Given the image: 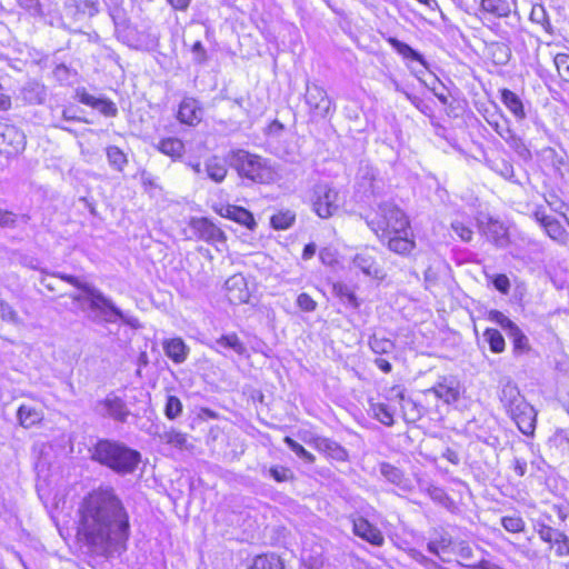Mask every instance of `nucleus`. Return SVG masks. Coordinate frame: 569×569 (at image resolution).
I'll return each instance as SVG.
<instances>
[{
  "mask_svg": "<svg viewBox=\"0 0 569 569\" xmlns=\"http://www.w3.org/2000/svg\"><path fill=\"white\" fill-rule=\"evenodd\" d=\"M78 533L96 553L109 556L124 549L129 517L111 487H99L82 500Z\"/></svg>",
  "mask_w": 569,
  "mask_h": 569,
  "instance_id": "f257e3e1",
  "label": "nucleus"
},
{
  "mask_svg": "<svg viewBox=\"0 0 569 569\" xmlns=\"http://www.w3.org/2000/svg\"><path fill=\"white\" fill-rule=\"evenodd\" d=\"M91 458L119 475H128L137 469L141 455L122 442L101 439L92 448Z\"/></svg>",
  "mask_w": 569,
  "mask_h": 569,
  "instance_id": "f03ea898",
  "label": "nucleus"
},
{
  "mask_svg": "<svg viewBox=\"0 0 569 569\" xmlns=\"http://www.w3.org/2000/svg\"><path fill=\"white\" fill-rule=\"evenodd\" d=\"M58 277L86 293V300L89 309L94 315V320L107 323H114L118 320H122L129 323V321L126 319V315L113 303L110 298L104 296L94 286L81 281L78 277L70 274L59 273Z\"/></svg>",
  "mask_w": 569,
  "mask_h": 569,
  "instance_id": "7ed1b4c3",
  "label": "nucleus"
},
{
  "mask_svg": "<svg viewBox=\"0 0 569 569\" xmlns=\"http://www.w3.org/2000/svg\"><path fill=\"white\" fill-rule=\"evenodd\" d=\"M367 223L380 239L391 234L406 233V230L410 228L406 213L391 202L379 204L375 217Z\"/></svg>",
  "mask_w": 569,
  "mask_h": 569,
  "instance_id": "20e7f679",
  "label": "nucleus"
},
{
  "mask_svg": "<svg viewBox=\"0 0 569 569\" xmlns=\"http://www.w3.org/2000/svg\"><path fill=\"white\" fill-rule=\"evenodd\" d=\"M233 166L241 177L259 183H268L273 180L274 172L268 161L259 156L243 150L233 153Z\"/></svg>",
  "mask_w": 569,
  "mask_h": 569,
  "instance_id": "39448f33",
  "label": "nucleus"
},
{
  "mask_svg": "<svg viewBox=\"0 0 569 569\" xmlns=\"http://www.w3.org/2000/svg\"><path fill=\"white\" fill-rule=\"evenodd\" d=\"M310 201L312 210L321 219L331 218L341 206L339 191L328 182H319L313 186Z\"/></svg>",
  "mask_w": 569,
  "mask_h": 569,
  "instance_id": "423d86ee",
  "label": "nucleus"
},
{
  "mask_svg": "<svg viewBox=\"0 0 569 569\" xmlns=\"http://www.w3.org/2000/svg\"><path fill=\"white\" fill-rule=\"evenodd\" d=\"M305 100L313 118H326L333 106L327 91L317 83L307 84Z\"/></svg>",
  "mask_w": 569,
  "mask_h": 569,
  "instance_id": "0eeeda50",
  "label": "nucleus"
},
{
  "mask_svg": "<svg viewBox=\"0 0 569 569\" xmlns=\"http://www.w3.org/2000/svg\"><path fill=\"white\" fill-rule=\"evenodd\" d=\"M26 147L24 133L14 126L0 123V153L14 156Z\"/></svg>",
  "mask_w": 569,
  "mask_h": 569,
  "instance_id": "6e6552de",
  "label": "nucleus"
},
{
  "mask_svg": "<svg viewBox=\"0 0 569 569\" xmlns=\"http://www.w3.org/2000/svg\"><path fill=\"white\" fill-rule=\"evenodd\" d=\"M94 410L102 417L124 422L130 415L126 402L114 393H109L104 399L97 401Z\"/></svg>",
  "mask_w": 569,
  "mask_h": 569,
  "instance_id": "1a4fd4ad",
  "label": "nucleus"
},
{
  "mask_svg": "<svg viewBox=\"0 0 569 569\" xmlns=\"http://www.w3.org/2000/svg\"><path fill=\"white\" fill-rule=\"evenodd\" d=\"M190 228L198 239L208 243L216 244L226 241L224 232L207 218H193Z\"/></svg>",
  "mask_w": 569,
  "mask_h": 569,
  "instance_id": "9d476101",
  "label": "nucleus"
},
{
  "mask_svg": "<svg viewBox=\"0 0 569 569\" xmlns=\"http://www.w3.org/2000/svg\"><path fill=\"white\" fill-rule=\"evenodd\" d=\"M508 415L523 435L532 436L535 433L537 412L530 403L525 402L521 407L515 408Z\"/></svg>",
  "mask_w": 569,
  "mask_h": 569,
  "instance_id": "9b49d317",
  "label": "nucleus"
},
{
  "mask_svg": "<svg viewBox=\"0 0 569 569\" xmlns=\"http://www.w3.org/2000/svg\"><path fill=\"white\" fill-rule=\"evenodd\" d=\"M356 268L365 274L373 278H382V269L376 260V249L366 247L360 250L352 259Z\"/></svg>",
  "mask_w": 569,
  "mask_h": 569,
  "instance_id": "f8f14e48",
  "label": "nucleus"
},
{
  "mask_svg": "<svg viewBox=\"0 0 569 569\" xmlns=\"http://www.w3.org/2000/svg\"><path fill=\"white\" fill-rule=\"evenodd\" d=\"M214 211L219 216L236 221L250 230H253L256 227V220L252 213L242 207L234 204H219L214 207Z\"/></svg>",
  "mask_w": 569,
  "mask_h": 569,
  "instance_id": "ddd939ff",
  "label": "nucleus"
},
{
  "mask_svg": "<svg viewBox=\"0 0 569 569\" xmlns=\"http://www.w3.org/2000/svg\"><path fill=\"white\" fill-rule=\"evenodd\" d=\"M428 391L435 393L445 403L451 405L458 401L460 397V383L453 377H442Z\"/></svg>",
  "mask_w": 569,
  "mask_h": 569,
  "instance_id": "4468645a",
  "label": "nucleus"
},
{
  "mask_svg": "<svg viewBox=\"0 0 569 569\" xmlns=\"http://www.w3.org/2000/svg\"><path fill=\"white\" fill-rule=\"evenodd\" d=\"M353 533L373 546H382L385 542L381 531L362 517L352 519Z\"/></svg>",
  "mask_w": 569,
  "mask_h": 569,
  "instance_id": "2eb2a0df",
  "label": "nucleus"
},
{
  "mask_svg": "<svg viewBox=\"0 0 569 569\" xmlns=\"http://www.w3.org/2000/svg\"><path fill=\"white\" fill-rule=\"evenodd\" d=\"M227 297L231 303L240 305L248 301L250 295L243 276L233 274L226 281Z\"/></svg>",
  "mask_w": 569,
  "mask_h": 569,
  "instance_id": "dca6fc26",
  "label": "nucleus"
},
{
  "mask_svg": "<svg viewBox=\"0 0 569 569\" xmlns=\"http://www.w3.org/2000/svg\"><path fill=\"white\" fill-rule=\"evenodd\" d=\"M77 97L81 103L97 109L100 113H102L106 117H116L118 113V109L114 102L108 99L96 98L92 94L88 93L84 89L78 90Z\"/></svg>",
  "mask_w": 569,
  "mask_h": 569,
  "instance_id": "f3484780",
  "label": "nucleus"
},
{
  "mask_svg": "<svg viewBox=\"0 0 569 569\" xmlns=\"http://www.w3.org/2000/svg\"><path fill=\"white\" fill-rule=\"evenodd\" d=\"M178 119L189 126L198 124L202 119V108L193 98H184L178 111Z\"/></svg>",
  "mask_w": 569,
  "mask_h": 569,
  "instance_id": "a211bd4d",
  "label": "nucleus"
},
{
  "mask_svg": "<svg viewBox=\"0 0 569 569\" xmlns=\"http://www.w3.org/2000/svg\"><path fill=\"white\" fill-rule=\"evenodd\" d=\"M162 348L166 356L174 363H182L187 360L189 355V347L181 338L166 339L162 342Z\"/></svg>",
  "mask_w": 569,
  "mask_h": 569,
  "instance_id": "6ab92c4d",
  "label": "nucleus"
},
{
  "mask_svg": "<svg viewBox=\"0 0 569 569\" xmlns=\"http://www.w3.org/2000/svg\"><path fill=\"white\" fill-rule=\"evenodd\" d=\"M500 401L509 413L517 407H521L522 403L527 402L520 395L518 387L512 382H507L502 386L500 392Z\"/></svg>",
  "mask_w": 569,
  "mask_h": 569,
  "instance_id": "aec40b11",
  "label": "nucleus"
},
{
  "mask_svg": "<svg viewBox=\"0 0 569 569\" xmlns=\"http://www.w3.org/2000/svg\"><path fill=\"white\" fill-rule=\"evenodd\" d=\"M385 239H388L389 250L397 254L407 256L416 248L415 240L408 237V230L406 233L391 234Z\"/></svg>",
  "mask_w": 569,
  "mask_h": 569,
  "instance_id": "412c9836",
  "label": "nucleus"
},
{
  "mask_svg": "<svg viewBox=\"0 0 569 569\" xmlns=\"http://www.w3.org/2000/svg\"><path fill=\"white\" fill-rule=\"evenodd\" d=\"M204 171L207 177L217 183L222 182L228 173L226 161L217 156L204 161Z\"/></svg>",
  "mask_w": 569,
  "mask_h": 569,
  "instance_id": "4be33fe9",
  "label": "nucleus"
},
{
  "mask_svg": "<svg viewBox=\"0 0 569 569\" xmlns=\"http://www.w3.org/2000/svg\"><path fill=\"white\" fill-rule=\"evenodd\" d=\"M156 436L162 443L170 445L179 450H184L189 447L187 435L174 428L163 429L157 432Z\"/></svg>",
  "mask_w": 569,
  "mask_h": 569,
  "instance_id": "5701e85b",
  "label": "nucleus"
},
{
  "mask_svg": "<svg viewBox=\"0 0 569 569\" xmlns=\"http://www.w3.org/2000/svg\"><path fill=\"white\" fill-rule=\"evenodd\" d=\"M501 100L517 120L521 121L526 118L523 103L513 91L503 89L501 91Z\"/></svg>",
  "mask_w": 569,
  "mask_h": 569,
  "instance_id": "b1692460",
  "label": "nucleus"
},
{
  "mask_svg": "<svg viewBox=\"0 0 569 569\" xmlns=\"http://www.w3.org/2000/svg\"><path fill=\"white\" fill-rule=\"evenodd\" d=\"M483 232L498 247H505L508 243L507 229L499 221L490 220Z\"/></svg>",
  "mask_w": 569,
  "mask_h": 569,
  "instance_id": "393cba45",
  "label": "nucleus"
},
{
  "mask_svg": "<svg viewBox=\"0 0 569 569\" xmlns=\"http://www.w3.org/2000/svg\"><path fill=\"white\" fill-rule=\"evenodd\" d=\"M157 149L172 159H179L184 153V144L178 138H166L160 140Z\"/></svg>",
  "mask_w": 569,
  "mask_h": 569,
  "instance_id": "a878e982",
  "label": "nucleus"
},
{
  "mask_svg": "<svg viewBox=\"0 0 569 569\" xmlns=\"http://www.w3.org/2000/svg\"><path fill=\"white\" fill-rule=\"evenodd\" d=\"M481 10L497 18H506L511 12V7L507 0H481Z\"/></svg>",
  "mask_w": 569,
  "mask_h": 569,
  "instance_id": "bb28decb",
  "label": "nucleus"
},
{
  "mask_svg": "<svg viewBox=\"0 0 569 569\" xmlns=\"http://www.w3.org/2000/svg\"><path fill=\"white\" fill-rule=\"evenodd\" d=\"M17 417L23 428H30L42 420V413L33 407L21 405Z\"/></svg>",
  "mask_w": 569,
  "mask_h": 569,
  "instance_id": "cd10ccee",
  "label": "nucleus"
},
{
  "mask_svg": "<svg viewBox=\"0 0 569 569\" xmlns=\"http://www.w3.org/2000/svg\"><path fill=\"white\" fill-rule=\"evenodd\" d=\"M542 228L545 229L546 233L558 243L566 244L568 242L569 233L555 218H551L549 221H547Z\"/></svg>",
  "mask_w": 569,
  "mask_h": 569,
  "instance_id": "c85d7f7f",
  "label": "nucleus"
},
{
  "mask_svg": "<svg viewBox=\"0 0 569 569\" xmlns=\"http://www.w3.org/2000/svg\"><path fill=\"white\" fill-rule=\"evenodd\" d=\"M387 41L405 59H411V60L420 62L423 66L426 64L422 56L418 51L412 49L410 46H408L407 43H405L396 38H392V37L388 38Z\"/></svg>",
  "mask_w": 569,
  "mask_h": 569,
  "instance_id": "c756f323",
  "label": "nucleus"
},
{
  "mask_svg": "<svg viewBox=\"0 0 569 569\" xmlns=\"http://www.w3.org/2000/svg\"><path fill=\"white\" fill-rule=\"evenodd\" d=\"M452 545V539L448 533H441L439 537L431 539L428 545L427 549L429 552L436 555L439 557L442 561H446V559L441 556L442 552H446L450 546Z\"/></svg>",
  "mask_w": 569,
  "mask_h": 569,
  "instance_id": "7c9ffc66",
  "label": "nucleus"
},
{
  "mask_svg": "<svg viewBox=\"0 0 569 569\" xmlns=\"http://www.w3.org/2000/svg\"><path fill=\"white\" fill-rule=\"evenodd\" d=\"M249 569H284V565L276 555H262L254 558Z\"/></svg>",
  "mask_w": 569,
  "mask_h": 569,
  "instance_id": "2f4dec72",
  "label": "nucleus"
},
{
  "mask_svg": "<svg viewBox=\"0 0 569 569\" xmlns=\"http://www.w3.org/2000/svg\"><path fill=\"white\" fill-rule=\"evenodd\" d=\"M489 50L496 64L503 66L511 58V50L506 43L493 42L490 44Z\"/></svg>",
  "mask_w": 569,
  "mask_h": 569,
  "instance_id": "473e14b6",
  "label": "nucleus"
},
{
  "mask_svg": "<svg viewBox=\"0 0 569 569\" xmlns=\"http://www.w3.org/2000/svg\"><path fill=\"white\" fill-rule=\"evenodd\" d=\"M486 341L489 343L490 350L495 353H500L505 350V339L497 329H487L483 332Z\"/></svg>",
  "mask_w": 569,
  "mask_h": 569,
  "instance_id": "72a5a7b5",
  "label": "nucleus"
},
{
  "mask_svg": "<svg viewBox=\"0 0 569 569\" xmlns=\"http://www.w3.org/2000/svg\"><path fill=\"white\" fill-rule=\"evenodd\" d=\"M296 216L291 211H281L273 214L270 219L271 226L277 230H286L292 226Z\"/></svg>",
  "mask_w": 569,
  "mask_h": 569,
  "instance_id": "f704fd0d",
  "label": "nucleus"
},
{
  "mask_svg": "<svg viewBox=\"0 0 569 569\" xmlns=\"http://www.w3.org/2000/svg\"><path fill=\"white\" fill-rule=\"evenodd\" d=\"M319 446L337 460L347 459V451L338 442L333 440L327 438L321 439Z\"/></svg>",
  "mask_w": 569,
  "mask_h": 569,
  "instance_id": "c9c22d12",
  "label": "nucleus"
},
{
  "mask_svg": "<svg viewBox=\"0 0 569 569\" xmlns=\"http://www.w3.org/2000/svg\"><path fill=\"white\" fill-rule=\"evenodd\" d=\"M369 346L375 353H389L395 349V345L390 339L373 336L369 340Z\"/></svg>",
  "mask_w": 569,
  "mask_h": 569,
  "instance_id": "e433bc0d",
  "label": "nucleus"
},
{
  "mask_svg": "<svg viewBox=\"0 0 569 569\" xmlns=\"http://www.w3.org/2000/svg\"><path fill=\"white\" fill-rule=\"evenodd\" d=\"M505 141L513 149L521 158H530V150L525 144L523 140L512 131Z\"/></svg>",
  "mask_w": 569,
  "mask_h": 569,
  "instance_id": "4c0bfd02",
  "label": "nucleus"
},
{
  "mask_svg": "<svg viewBox=\"0 0 569 569\" xmlns=\"http://www.w3.org/2000/svg\"><path fill=\"white\" fill-rule=\"evenodd\" d=\"M373 411V416L377 420H379L385 426L393 425V413L390 411L389 407L385 403H375L371 406Z\"/></svg>",
  "mask_w": 569,
  "mask_h": 569,
  "instance_id": "58836bf2",
  "label": "nucleus"
},
{
  "mask_svg": "<svg viewBox=\"0 0 569 569\" xmlns=\"http://www.w3.org/2000/svg\"><path fill=\"white\" fill-rule=\"evenodd\" d=\"M217 343L221 347L232 349L238 355H243L246 352V347L236 333L222 336L217 340Z\"/></svg>",
  "mask_w": 569,
  "mask_h": 569,
  "instance_id": "ea45409f",
  "label": "nucleus"
},
{
  "mask_svg": "<svg viewBox=\"0 0 569 569\" xmlns=\"http://www.w3.org/2000/svg\"><path fill=\"white\" fill-rule=\"evenodd\" d=\"M107 157L109 163L119 171H121L127 163L126 154L116 146L107 149Z\"/></svg>",
  "mask_w": 569,
  "mask_h": 569,
  "instance_id": "a19ab883",
  "label": "nucleus"
},
{
  "mask_svg": "<svg viewBox=\"0 0 569 569\" xmlns=\"http://www.w3.org/2000/svg\"><path fill=\"white\" fill-rule=\"evenodd\" d=\"M381 475L391 483L401 486L403 481L402 472L390 463L383 462L380 465Z\"/></svg>",
  "mask_w": 569,
  "mask_h": 569,
  "instance_id": "79ce46f5",
  "label": "nucleus"
},
{
  "mask_svg": "<svg viewBox=\"0 0 569 569\" xmlns=\"http://www.w3.org/2000/svg\"><path fill=\"white\" fill-rule=\"evenodd\" d=\"M182 412V403L180 399L176 396H168L167 402L164 406V416L169 420L177 419Z\"/></svg>",
  "mask_w": 569,
  "mask_h": 569,
  "instance_id": "37998d69",
  "label": "nucleus"
},
{
  "mask_svg": "<svg viewBox=\"0 0 569 569\" xmlns=\"http://www.w3.org/2000/svg\"><path fill=\"white\" fill-rule=\"evenodd\" d=\"M333 291L345 303H348L355 308L358 307L357 298L347 284L335 283Z\"/></svg>",
  "mask_w": 569,
  "mask_h": 569,
  "instance_id": "c03bdc74",
  "label": "nucleus"
},
{
  "mask_svg": "<svg viewBox=\"0 0 569 569\" xmlns=\"http://www.w3.org/2000/svg\"><path fill=\"white\" fill-rule=\"evenodd\" d=\"M555 66L560 78L569 82V54L568 53H557L553 58Z\"/></svg>",
  "mask_w": 569,
  "mask_h": 569,
  "instance_id": "a18cd8bd",
  "label": "nucleus"
},
{
  "mask_svg": "<svg viewBox=\"0 0 569 569\" xmlns=\"http://www.w3.org/2000/svg\"><path fill=\"white\" fill-rule=\"evenodd\" d=\"M429 497L437 503L449 508L452 505V500L448 497L446 491L437 486H429L427 488Z\"/></svg>",
  "mask_w": 569,
  "mask_h": 569,
  "instance_id": "49530a36",
  "label": "nucleus"
},
{
  "mask_svg": "<svg viewBox=\"0 0 569 569\" xmlns=\"http://www.w3.org/2000/svg\"><path fill=\"white\" fill-rule=\"evenodd\" d=\"M502 527L512 533L522 532L525 530V521L519 516H506L501 519Z\"/></svg>",
  "mask_w": 569,
  "mask_h": 569,
  "instance_id": "de8ad7c7",
  "label": "nucleus"
},
{
  "mask_svg": "<svg viewBox=\"0 0 569 569\" xmlns=\"http://www.w3.org/2000/svg\"><path fill=\"white\" fill-rule=\"evenodd\" d=\"M538 535L541 540L553 543L556 541H559V539H562V532L558 529L551 528L547 525H540L538 528Z\"/></svg>",
  "mask_w": 569,
  "mask_h": 569,
  "instance_id": "09e8293b",
  "label": "nucleus"
},
{
  "mask_svg": "<svg viewBox=\"0 0 569 569\" xmlns=\"http://www.w3.org/2000/svg\"><path fill=\"white\" fill-rule=\"evenodd\" d=\"M284 442L299 458L303 459L307 462H313V455L307 451L300 443H298L290 437H286Z\"/></svg>",
  "mask_w": 569,
  "mask_h": 569,
  "instance_id": "8fccbe9b",
  "label": "nucleus"
},
{
  "mask_svg": "<svg viewBox=\"0 0 569 569\" xmlns=\"http://www.w3.org/2000/svg\"><path fill=\"white\" fill-rule=\"evenodd\" d=\"M268 472L277 482H286L293 479L292 471L283 466H273Z\"/></svg>",
  "mask_w": 569,
  "mask_h": 569,
  "instance_id": "3c124183",
  "label": "nucleus"
},
{
  "mask_svg": "<svg viewBox=\"0 0 569 569\" xmlns=\"http://www.w3.org/2000/svg\"><path fill=\"white\" fill-rule=\"evenodd\" d=\"M489 126L496 131V133L503 140L513 131L510 128L508 119L501 117L499 120H488Z\"/></svg>",
  "mask_w": 569,
  "mask_h": 569,
  "instance_id": "603ef678",
  "label": "nucleus"
},
{
  "mask_svg": "<svg viewBox=\"0 0 569 569\" xmlns=\"http://www.w3.org/2000/svg\"><path fill=\"white\" fill-rule=\"evenodd\" d=\"M0 315L2 320L9 321L12 323H18L19 317L17 311L13 309L11 305L6 301H0Z\"/></svg>",
  "mask_w": 569,
  "mask_h": 569,
  "instance_id": "864d4df0",
  "label": "nucleus"
},
{
  "mask_svg": "<svg viewBox=\"0 0 569 569\" xmlns=\"http://www.w3.org/2000/svg\"><path fill=\"white\" fill-rule=\"evenodd\" d=\"M411 557L418 562L420 563L421 566H423L426 569H438L439 568V563L436 562L435 560L428 558L427 556H425L422 552L420 551H417V550H411Z\"/></svg>",
  "mask_w": 569,
  "mask_h": 569,
  "instance_id": "5fc2aeb1",
  "label": "nucleus"
},
{
  "mask_svg": "<svg viewBox=\"0 0 569 569\" xmlns=\"http://www.w3.org/2000/svg\"><path fill=\"white\" fill-rule=\"evenodd\" d=\"M297 305L302 311L307 312H311L317 308V302L308 293H300L297 298Z\"/></svg>",
  "mask_w": 569,
  "mask_h": 569,
  "instance_id": "6e6d98bb",
  "label": "nucleus"
},
{
  "mask_svg": "<svg viewBox=\"0 0 569 569\" xmlns=\"http://www.w3.org/2000/svg\"><path fill=\"white\" fill-rule=\"evenodd\" d=\"M453 231L458 234V237L463 241H470L472 238V230L460 221H455L451 224Z\"/></svg>",
  "mask_w": 569,
  "mask_h": 569,
  "instance_id": "4d7b16f0",
  "label": "nucleus"
},
{
  "mask_svg": "<svg viewBox=\"0 0 569 569\" xmlns=\"http://www.w3.org/2000/svg\"><path fill=\"white\" fill-rule=\"evenodd\" d=\"M489 320L499 325L503 330H507L513 322L507 316H505L501 311H498V310H491L489 312Z\"/></svg>",
  "mask_w": 569,
  "mask_h": 569,
  "instance_id": "13d9d810",
  "label": "nucleus"
},
{
  "mask_svg": "<svg viewBox=\"0 0 569 569\" xmlns=\"http://www.w3.org/2000/svg\"><path fill=\"white\" fill-rule=\"evenodd\" d=\"M191 52L197 63H202L207 60V52L201 41L198 40L192 44Z\"/></svg>",
  "mask_w": 569,
  "mask_h": 569,
  "instance_id": "bf43d9fd",
  "label": "nucleus"
},
{
  "mask_svg": "<svg viewBox=\"0 0 569 569\" xmlns=\"http://www.w3.org/2000/svg\"><path fill=\"white\" fill-rule=\"evenodd\" d=\"M17 216L8 210L0 209V227L12 228L16 226Z\"/></svg>",
  "mask_w": 569,
  "mask_h": 569,
  "instance_id": "052dcab7",
  "label": "nucleus"
},
{
  "mask_svg": "<svg viewBox=\"0 0 569 569\" xmlns=\"http://www.w3.org/2000/svg\"><path fill=\"white\" fill-rule=\"evenodd\" d=\"M492 284L502 293H507L510 289V281L506 274L495 276L492 279Z\"/></svg>",
  "mask_w": 569,
  "mask_h": 569,
  "instance_id": "680f3d73",
  "label": "nucleus"
},
{
  "mask_svg": "<svg viewBox=\"0 0 569 569\" xmlns=\"http://www.w3.org/2000/svg\"><path fill=\"white\" fill-rule=\"evenodd\" d=\"M546 201L548 203V206L555 211V212H558L560 214H562L563 217H566L562 212V209L565 208V202L558 198L557 194L555 193H550L546 197Z\"/></svg>",
  "mask_w": 569,
  "mask_h": 569,
  "instance_id": "e2e57ef3",
  "label": "nucleus"
},
{
  "mask_svg": "<svg viewBox=\"0 0 569 569\" xmlns=\"http://www.w3.org/2000/svg\"><path fill=\"white\" fill-rule=\"evenodd\" d=\"M512 343H513V351L516 353L527 352L530 349L529 340L525 335L522 337L518 338L517 340H515Z\"/></svg>",
  "mask_w": 569,
  "mask_h": 569,
  "instance_id": "0e129e2a",
  "label": "nucleus"
},
{
  "mask_svg": "<svg viewBox=\"0 0 569 569\" xmlns=\"http://www.w3.org/2000/svg\"><path fill=\"white\" fill-rule=\"evenodd\" d=\"M552 545L557 546L556 552L558 556L569 555V540L565 533H562V539H559V541H556Z\"/></svg>",
  "mask_w": 569,
  "mask_h": 569,
  "instance_id": "69168bd1",
  "label": "nucleus"
},
{
  "mask_svg": "<svg viewBox=\"0 0 569 569\" xmlns=\"http://www.w3.org/2000/svg\"><path fill=\"white\" fill-rule=\"evenodd\" d=\"M319 258L322 261V263H325L327 266L333 264V262L336 260L333 252L328 248H325L319 252Z\"/></svg>",
  "mask_w": 569,
  "mask_h": 569,
  "instance_id": "338daca9",
  "label": "nucleus"
},
{
  "mask_svg": "<svg viewBox=\"0 0 569 569\" xmlns=\"http://www.w3.org/2000/svg\"><path fill=\"white\" fill-rule=\"evenodd\" d=\"M505 331L507 332L508 337L512 340V342L525 335L515 322H512L511 326Z\"/></svg>",
  "mask_w": 569,
  "mask_h": 569,
  "instance_id": "774afa93",
  "label": "nucleus"
}]
</instances>
